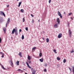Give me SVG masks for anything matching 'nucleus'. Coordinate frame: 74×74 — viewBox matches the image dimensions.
<instances>
[{"instance_id": "nucleus-44", "label": "nucleus", "mask_w": 74, "mask_h": 74, "mask_svg": "<svg viewBox=\"0 0 74 74\" xmlns=\"http://www.w3.org/2000/svg\"><path fill=\"white\" fill-rule=\"evenodd\" d=\"M22 32V30H21V29H19V32Z\"/></svg>"}, {"instance_id": "nucleus-43", "label": "nucleus", "mask_w": 74, "mask_h": 74, "mask_svg": "<svg viewBox=\"0 0 74 74\" xmlns=\"http://www.w3.org/2000/svg\"><path fill=\"white\" fill-rule=\"evenodd\" d=\"M31 16H32V17H33L34 16L32 14H31Z\"/></svg>"}, {"instance_id": "nucleus-15", "label": "nucleus", "mask_w": 74, "mask_h": 74, "mask_svg": "<svg viewBox=\"0 0 74 74\" xmlns=\"http://www.w3.org/2000/svg\"><path fill=\"white\" fill-rule=\"evenodd\" d=\"M16 65H17V66H19V61H17L16 62Z\"/></svg>"}, {"instance_id": "nucleus-48", "label": "nucleus", "mask_w": 74, "mask_h": 74, "mask_svg": "<svg viewBox=\"0 0 74 74\" xmlns=\"http://www.w3.org/2000/svg\"><path fill=\"white\" fill-rule=\"evenodd\" d=\"M4 55H3L2 56V58H4Z\"/></svg>"}, {"instance_id": "nucleus-55", "label": "nucleus", "mask_w": 74, "mask_h": 74, "mask_svg": "<svg viewBox=\"0 0 74 74\" xmlns=\"http://www.w3.org/2000/svg\"><path fill=\"white\" fill-rule=\"evenodd\" d=\"M40 42H41V41H40Z\"/></svg>"}, {"instance_id": "nucleus-35", "label": "nucleus", "mask_w": 74, "mask_h": 74, "mask_svg": "<svg viewBox=\"0 0 74 74\" xmlns=\"http://www.w3.org/2000/svg\"><path fill=\"white\" fill-rule=\"evenodd\" d=\"M67 23L68 25V26L69 27V26H70V23H69V22H68Z\"/></svg>"}, {"instance_id": "nucleus-33", "label": "nucleus", "mask_w": 74, "mask_h": 74, "mask_svg": "<svg viewBox=\"0 0 74 74\" xmlns=\"http://www.w3.org/2000/svg\"><path fill=\"white\" fill-rule=\"evenodd\" d=\"M74 52V50H72V51L71 52V53H73Z\"/></svg>"}, {"instance_id": "nucleus-32", "label": "nucleus", "mask_w": 74, "mask_h": 74, "mask_svg": "<svg viewBox=\"0 0 74 74\" xmlns=\"http://www.w3.org/2000/svg\"><path fill=\"white\" fill-rule=\"evenodd\" d=\"M23 71L21 70V71L20 72V73H23Z\"/></svg>"}, {"instance_id": "nucleus-16", "label": "nucleus", "mask_w": 74, "mask_h": 74, "mask_svg": "<svg viewBox=\"0 0 74 74\" xmlns=\"http://www.w3.org/2000/svg\"><path fill=\"white\" fill-rule=\"evenodd\" d=\"M15 34V35H16V36H18V31H17V30H16V31Z\"/></svg>"}, {"instance_id": "nucleus-9", "label": "nucleus", "mask_w": 74, "mask_h": 74, "mask_svg": "<svg viewBox=\"0 0 74 74\" xmlns=\"http://www.w3.org/2000/svg\"><path fill=\"white\" fill-rule=\"evenodd\" d=\"M0 21L1 23V22H3V18L1 17L0 18Z\"/></svg>"}, {"instance_id": "nucleus-4", "label": "nucleus", "mask_w": 74, "mask_h": 74, "mask_svg": "<svg viewBox=\"0 0 74 74\" xmlns=\"http://www.w3.org/2000/svg\"><path fill=\"white\" fill-rule=\"evenodd\" d=\"M0 15H3L4 16H5V14L4 13L3 11H0Z\"/></svg>"}, {"instance_id": "nucleus-12", "label": "nucleus", "mask_w": 74, "mask_h": 74, "mask_svg": "<svg viewBox=\"0 0 74 74\" xmlns=\"http://www.w3.org/2000/svg\"><path fill=\"white\" fill-rule=\"evenodd\" d=\"M16 31V30H15V29H13L12 32V34H14V33H15Z\"/></svg>"}, {"instance_id": "nucleus-45", "label": "nucleus", "mask_w": 74, "mask_h": 74, "mask_svg": "<svg viewBox=\"0 0 74 74\" xmlns=\"http://www.w3.org/2000/svg\"><path fill=\"white\" fill-rule=\"evenodd\" d=\"M32 23H34V21H33V19L32 21Z\"/></svg>"}, {"instance_id": "nucleus-31", "label": "nucleus", "mask_w": 74, "mask_h": 74, "mask_svg": "<svg viewBox=\"0 0 74 74\" xmlns=\"http://www.w3.org/2000/svg\"><path fill=\"white\" fill-rule=\"evenodd\" d=\"M25 30L26 31H28V28H27V27H26Z\"/></svg>"}, {"instance_id": "nucleus-11", "label": "nucleus", "mask_w": 74, "mask_h": 74, "mask_svg": "<svg viewBox=\"0 0 74 74\" xmlns=\"http://www.w3.org/2000/svg\"><path fill=\"white\" fill-rule=\"evenodd\" d=\"M3 30L4 32V33L6 32V30H7V29H6V28L5 27H4L3 28Z\"/></svg>"}, {"instance_id": "nucleus-27", "label": "nucleus", "mask_w": 74, "mask_h": 74, "mask_svg": "<svg viewBox=\"0 0 74 74\" xmlns=\"http://www.w3.org/2000/svg\"><path fill=\"white\" fill-rule=\"evenodd\" d=\"M57 59L58 60H60V58L59 57H57Z\"/></svg>"}, {"instance_id": "nucleus-47", "label": "nucleus", "mask_w": 74, "mask_h": 74, "mask_svg": "<svg viewBox=\"0 0 74 74\" xmlns=\"http://www.w3.org/2000/svg\"><path fill=\"white\" fill-rule=\"evenodd\" d=\"M21 69H18L17 70V71H21Z\"/></svg>"}, {"instance_id": "nucleus-7", "label": "nucleus", "mask_w": 74, "mask_h": 74, "mask_svg": "<svg viewBox=\"0 0 74 74\" xmlns=\"http://www.w3.org/2000/svg\"><path fill=\"white\" fill-rule=\"evenodd\" d=\"M54 27H55V28H58V23L55 24L54 26Z\"/></svg>"}, {"instance_id": "nucleus-17", "label": "nucleus", "mask_w": 74, "mask_h": 74, "mask_svg": "<svg viewBox=\"0 0 74 74\" xmlns=\"http://www.w3.org/2000/svg\"><path fill=\"white\" fill-rule=\"evenodd\" d=\"M43 60H44L43 58H41V59H40V61L41 62H43Z\"/></svg>"}, {"instance_id": "nucleus-38", "label": "nucleus", "mask_w": 74, "mask_h": 74, "mask_svg": "<svg viewBox=\"0 0 74 74\" xmlns=\"http://www.w3.org/2000/svg\"><path fill=\"white\" fill-rule=\"evenodd\" d=\"M10 7V5H7V7H8V8Z\"/></svg>"}, {"instance_id": "nucleus-19", "label": "nucleus", "mask_w": 74, "mask_h": 74, "mask_svg": "<svg viewBox=\"0 0 74 74\" xmlns=\"http://www.w3.org/2000/svg\"><path fill=\"white\" fill-rule=\"evenodd\" d=\"M72 68H73L72 71H73V74H74V66H72Z\"/></svg>"}, {"instance_id": "nucleus-34", "label": "nucleus", "mask_w": 74, "mask_h": 74, "mask_svg": "<svg viewBox=\"0 0 74 74\" xmlns=\"http://www.w3.org/2000/svg\"><path fill=\"white\" fill-rule=\"evenodd\" d=\"M57 66L58 68H59V66H60V65H59V64H58L57 65Z\"/></svg>"}, {"instance_id": "nucleus-36", "label": "nucleus", "mask_w": 74, "mask_h": 74, "mask_svg": "<svg viewBox=\"0 0 74 74\" xmlns=\"http://www.w3.org/2000/svg\"><path fill=\"white\" fill-rule=\"evenodd\" d=\"M51 0H49V3H51Z\"/></svg>"}, {"instance_id": "nucleus-18", "label": "nucleus", "mask_w": 74, "mask_h": 74, "mask_svg": "<svg viewBox=\"0 0 74 74\" xmlns=\"http://www.w3.org/2000/svg\"><path fill=\"white\" fill-rule=\"evenodd\" d=\"M19 56H20L21 58V57H22V56L21 55V52H20L18 54Z\"/></svg>"}, {"instance_id": "nucleus-39", "label": "nucleus", "mask_w": 74, "mask_h": 74, "mask_svg": "<svg viewBox=\"0 0 74 74\" xmlns=\"http://www.w3.org/2000/svg\"><path fill=\"white\" fill-rule=\"evenodd\" d=\"M44 71H45V72H47V69H45L44 70Z\"/></svg>"}, {"instance_id": "nucleus-30", "label": "nucleus", "mask_w": 74, "mask_h": 74, "mask_svg": "<svg viewBox=\"0 0 74 74\" xmlns=\"http://www.w3.org/2000/svg\"><path fill=\"white\" fill-rule=\"evenodd\" d=\"M21 12H24V10L23 9H21Z\"/></svg>"}, {"instance_id": "nucleus-1", "label": "nucleus", "mask_w": 74, "mask_h": 74, "mask_svg": "<svg viewBox=\"0 0 74 74\" xmlns=\"http://www.w3.org/2000/svg\"><path fill=\"white\" fill-rule=\"evenodd\" d=\"M9 63H10V64L11 65L12 67H13L14 66V63H13L12 59H11L9 61Z\"/></svg>"}, {"instance_id": "nucleus-40", "label": "nucleus", "mask_w": 74, "mask_h": 74, "mask_svg": "<svg viewBox=\"0 0 74 74\" xmlns=\"http://www.w3.org/2000/svg\"><path fill=\"white\" fill-rule=\"evenodd\" d=\"M1 38L0 37V42L1 43Z\"/></svg>"}, {"instance_id": "nucleus-46", "label": "nucleus", "mask_w": 74, "mask_h": 74, "mask_svg": "<svg viewBox=\"0 0 74 74\" xmlns=\"http://www.w3.org/2000/svg\"><path fill=\"white\" fill-rule=\"evenodd\" d=\"M45 65L46 67H47V64H45Z\"/></svg>"}, {"instance_id": "nucleus-23", "label": "nucleus", "mask_w": 74, "mask_h": 74, "mask_svg": "<svg viewBox=\"0 0 74 74\" xmlns=\"http://www.w3.org/2000/svg\"><path fill=\"white\" fill-rule=\"evenodd\" d=\"M53 52L55 53H57V52H56V50L54 49L53 51Z\"/></svg>"}, {"instance_id": "nucleus-54", "label": "nucleus", "mask_w": 74, "mask_h": 74, "mask_svg": "<svg viewBox=\"0 0 74 74\" xmlns=\"http://www.w3.org/2000/svg\"><path fill=\"white\" fill-rule=\"evenodd\" d=\"M4 55V53H3L2 54V55Z\"/></svg>"}, {"instance_id": "nucleus-59", "label": "nucleus", "mask_w": 74, "mask_h": 74, "mask_svg": "<svg viewBox=\"0 0 74 74\" xmlns=\"http://www.w3.org/2000/svg\"><path fill=\"white\" fill-rule=\"evenodd\" d=\"M1 64H0V65Z\"/></svg>"}, {"instance_id": "nucleus-6", "label": "nucleus", "mask_w": 74, "mask_h": 74, "mask_svg": "<svg viewBox=\"0 0 74 74\" xmlns=\"http://www.w3.org/2000/svg\"><path fill=\"white\" fill-rule=\"evenodd\" d=\"M62 37V33H60L58 36V37L59 38H60Z\"/></svg>"}, {"instance_id": "nucleus-13", "label": "nucleus", "mask_w": 74, "mask_h": 74, "mask_svg": "<svg viewBox=\"0 0 74 74\" xmlns=\"http://www.w3.org/2000/svg\"><path fill=\"white\" fill-rule=\"evenodd\" d=\"M27 59L28 60H30L31 58H30V56L29 55H28Z\"/></svg>"}, {"instance_id": "nucleus-24", "label": "nucleus", "mask_w": 74, "mask_h": 74, "mask_svg": "<svg viewBox=\"0 0 74 74\" xmlns=\"http://www.w3.org/2000/svg\"><path fill=\"white\" fill-rule=\"evenodd\" d=\"M39 56L40 58L41 57V56H42V53H40L39 54Z\"/></svg>"}, {"instance_id": "nucleus-21", "label": "nucleus", "mask_w": 74, "mask_h": 74, "mask_svg": "<svg viewBox=\"0 0 74 74\" xmlns=\"http://www.w3.org/2000/svg\"><path fill=\"white\" fill-rule=\"evenodd\" d=\"M66 59H64V60H63V63H66Z\"/></svg>"}, {"instance_id": "nucleus-2", "label": "nucleus", "mask_w": 74, "mask_h": 74, "mask_svg": "<svg viewBox=\"0 0 74 74\" xmlns=\"http://www.w3.org/2000/svg\"><path fill=\"white\" fill-rule=\"evenodd\" d=\"M10 22V18H8L7 22L6 24V27H7V25H8Z\"/></svg>"}, {"instance_id": "nucleus-49", "label": "nucleus", "mask_w": 74, "mask_h": 74, "mask_svg": "<svg viewBox=\"0 0 74 74\" xmlns=\"http://www.w3.org/2000/svg\"><path fill=\"white\" fill-rule=\"evenodd\" d=\"M71 19H72V21H73V18H72V17H71Z\"/></svg>"}, {"instance_id": "nucleus-26", "label": "nucleus", "mask_w": 74, "mask_h": 74, "mask_svg": "<svg viewBox=\"0 0 74 74\" xmlns=\"http://www.w3.org/2000/svg\"><path fill=\"white\" fill-rule=\"evenodd\" d=\"M69 70H70V72L71 73V71H72V70H71V68L70 67H69Z\"/></svg>"}, {"instance_id": "nucleus-42", "label": "nucleus", "mask_w": 74, "mask_h": 74, "mask_svg": "<svg viewBox=\"0 0 74 74\" xmlns=\"http://www.w3.org/2000/svg\"><path fill=\"white\" fill-rule=\"evenodd\" d=\"M25 18H23V22H25Z\"/></svg>"}, {"instance_id": "nucleus-8", "label": "nucleus", "mask_w": 74, "mask_h": 74, "mask_svg": "<svg viewBox=\"0 0 74 74\" xmlns=\"http://www.w3.org/2000/svg\"><path fill=\"white\" fill-rule=\"evenodd\" d=\"M57 22L58 23V25L60 24V19H59V18H57Z\"/></svg>"}, {"instance_id": "nucleus-28", "label": "nucleus", "mask_w": 74, "mask_h": 74, "mask_svg": "<svg viewBox=\"0 0 74 74\" xmlns=\"http://www.w3.org/2000/svg\"><path fill=\"white\" fill-rule=\"evenodd\" d=\"M22 40H23L24 39V35H22Z\"/></svg>"}, {"instance_id": "nucleus-50", "label": "nucleus", "mask_w": 74, "mask_h": 74, "mask_svg": "<svg viewBox=\"0 0 74 74\" xmlns=\"http://www.w3.org/2000/svg\"><path fill=\"white\" fill-rule=\"evenodd\" d=\"M42 38V39H43V40H45V39H44V38Z\"/></svg>"}, {"instance_id": "nucleus-57", "label": "nucleus", "mask_w": 74, "mask_h": 74, "mask_svg": "<svg viewBox=\"0 0 74 74\" xmlns=\"http://www.w3.org/2000/svg\"><path fill=\"white\" fill-rule=\"evenodd\" d=\"M38 22H40V20H38Z\"/></svg>"}, {"instance_id": "nucleus-52", "label": "nucleus", "mask_w": 74, "mask_h": 74, "mask_svg": "<svg viewBox=\"0 0 74 74\" xmlns=\"http://www.w3.org/2000/svg\"><path fill=\"white\" fill-rule=\"evenodd\" d=\"M23 70H26V69H23Z\"/></svg>"}, {"instance_id": "nucleus-3", "label": "nucleus", "mask_w": 74, "mask_h": 74, "mask_svg": "<svg viewBox=\"0 0 74 74\" xmlns=\"http://www.w3.org/2000/svg\"><path fill=\"white\" fill-rule=\"evenodd\" d=\"M68 33L69 35V36L70 37H71V35L72 34V32H71V30L69 29L68 31Z\"/></svg>"}, {"instance_id": "nucleus-14", "label": "nucleus", "mask_w": 74, "mask_h": 74, "mask_svg": "<svg viewBox=\"0 0 74 74\" xmlns=\"http://www.w3.org/2000/svg\"><path fill=\"white\" fill-rule=\"evenodd\" d=\"M33 71H32V74H36V70L34 69L33 70Z\"/></svg>"}, {"instance_id": "nucleus-22", "label": "nucleus", "mask_w": 74, "mask_h": 74, "mask_svg": "<svg viewBox=\"0 0 74 74\" xmlns=\"http://www.w3.org/2000/svg\"><path fill=\"white\" fill-rule=\"evenodd\" d=\"M46 41H47V42H49V38H47V39H46Z\"/></svg>"}, {"instance_id": "nucleus-51", "label": "nucleus", "mask_w": 74, "mask_h": 74, "mask_svg": "<svg viewBox=\"0 0 74 74\" xmlns=\"http://www.w3.org/2000/svg\"><path fill=\"white\" fill-rule=\"evenodd\" d=\"M0 53H1V54H2V53H3V52H0Z\"/></svg>"}, {"instance_id": "nucleus-25", "label": "nucleus", "mask_w": 74, "mask_h": 74, "mask_svg": "<svg viewBox=\"0 0 74 74\" xmlns=\"http://www.w3.org/2000/svg\"><path fill=\"white\" fill-rule=\"evenodd\" d=\"M1 67H2V68L3 69V70H5V69L4 67V66H3V65H2Z\"/></svg>"}, {"instance_id": "nucleus-5", "label": "nucleus", "mask_w": 74, "mask_h": 74, "mask_svg": "<svg viewBox=\"0 0 74 74\" xmlns=\"http://www.w3.org/2000/svg\"><path fill=\"white\" fill-rule=\"evenodd\" d=\"M58 16H59L62 19V15L61 14V13H60V12L59 11H58Z\"/></svg>"}, {"instance_id": "nucleus-37", "label": "nucleus", "mask_w": 74, "mask_h": 74, "mask_svg": "<svg viewBox=\"0 0 74 74\" xmlns=\"http://www.w3.org/2000/svg\"><path fill=\"white\" fill-rule=\"evenodd\" d=\"M36 47H35L33 48L32 49L33 50H34V49H36Z\"/></svg>"}, {"instance_id": "nucleus-53", "label": "nucleus", "mask_w": 74, "mask_h": 74, "mask_svg": "<svg viewBox=\"0 0 74 74\" xmlns=\"http://www.w3.org/2000/svg\"><path fill=\"white\" fill-rule=\"evenodd\" d=\"M64 14H66V13H65V12H64Z\"/></svg>"}, {"instance_id": "nucleus-20", "label": "nucleus", "mask_w": 74, "mask_h": 74, "mask_svg": "<svg viewBox=\"0 0 74 74\" xmlns=\"http://www.w3.org/2000/svg\"><path fill=\"white\" fill-rule=\"evenodd\" d=\"M21 4H22V2H19V4H18V6L19 7H20V6L21 5Z\"/></svg>"}, {"instance_id": "nucleus-29", "label": "nucleus", "mask_w": 74, "mask_h": 74, "mask_svg": "<svg viewBox=\"0 0 74 74\" xmlns=\"http://www.w3.org/2000/svg\"><path fill=\"white\" fill-rule=\"evenodd\" d=\"M72 14V13L71 12L69 14V15H68V16H70Z\"/></svg>"}, {"instance_id": "nucleus-41", "label": "nucleus", "mask_w": 74, "mask_h": 74, "mask_svg": "<svg viewBox=\"0 0 74 74\" xmlns=\"http://www.w3.org/2000/svg\"><path fill=\"white\" fill-rule=\"evenodd\" d=\"M28 62L29 63H30V64L31 63V61H28Z\"/></svg>"}, {"instance_id": "nucleus-10", "label": "nucleus", "mask_w": 74, "mask_h": 74, "mask_svg": "<svg viewBox=\"0 0 74 74\" xmlns=\"http://www.w3.org/2000/svg\"><path fill=\"white\" fill-rule=\"evenodd\" d=\"M26 64H27V65L28 67L29 68V69H31V66H29V63H28V62H26Z\"/></svg>"}, {"instance_id": "nucleus-58", "label": "nucleus", "mask_w": 74, "mask_h": 74, "mask_svg": "<svg viewBox=\"0 0 74 74\" xmlns=\"http://www.w3.org/2000/svg\"><path fill=\"white\" fill-rule=\"evenodd\" d=\"M17 0V1H19V0Z\"/></svg>"}, {"instance_id": "nucleus-56", "label": "nucleus", "mask_w": 74, "mask_h": 74, "mask_svg": "<svg viewBox=\"0 0 74 74\" xmlns=\"http://www.w3.org/2000/svg\"><path fill=\"white\" fill-rule=\"evenodd\" d=\"M25 74H27V73H25Z\"/></svg>"}]
</instances>
